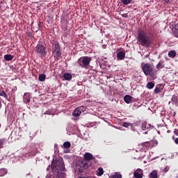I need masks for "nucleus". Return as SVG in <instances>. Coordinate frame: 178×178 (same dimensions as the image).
Returning a JSON list of instances; mask_svg holds the SVG:
<instances>
[{
    "instance_id": "nucleus-1",
    "label": "nucleus",
    "mask_w": 178,
    "mask_h": 178,
    "mask_svg": "<svg viewBox=\"0 0 178 178\" xmlns=\"http://www.w3.org/2000/svg\"><path fill=\"white\" fill-rule=\"evenodd\" d=\"M51 169L53 172V175L56 178H64L65 172V163L63 159L53 160L51 163Z\"/></svg>"
},
{
    "instance_id": "nucleus-2",
    "label": "nucleus",
    "mask_w": 178,
    "mask_h": 178,
    "mask_svg": "<svg viewBox=\"0 0 178 178\" xmlns=\"http://www.w3.org/2000/svg\"><path fill=\"white\" fill-rule=\"evenodd\" d=\"M138 41L142 47L149 48L151 46V36L148 35V33L142 29H138Z\"/></svg>"
},
{
    "instance_id": "nucleus-3",
    "label": "nucleus",
    "mask_w": 178,
    "mask_h": 178,
    "mask_svg": "<svg viewBox=\"0 0 178 178\" xmlns=\"http://www.w3.org/2000/svg\"><path fill=\"white\" fill-rule=\"evenodd\" d=\"M142 70L145 76H150L152 79H155L156 77V70H154V65L149 63H142Z\"/></svg>"
},
{
    "instance_id": "nucleus-4",
    "label": "nucleus",
    "mask_w": 178,
    "mask_h": 178,
    "mask_svg": "<svg viewBox=\"0 0 178 178\" xmlns=\"http://www.w3.org/2000/svg\"><path fill=\"white\" fill-rule=\"evenodd\" d=\"M91 60H92V58L90 56H82L77 60V64L82 69H88Z\"/></svg>"
},
{
    "instance_id": "nucleus-5",
    "label": "nucleus",
    "mask_w": 178,
    "mask_h": 178,
    "mask_svg": "<svg viewBox=\"0 0 178 178\" xmlns=\"http://www.w3.org/2000/svg\"><path fill=\"white\" fill-rule=\"evenodd\" d=\"M52 54L54 55V58H56V59H59V58L62 56V51H60V45H59V42H53Z\"/></svg>"
},
{
    "instance_id": "nucleus-6",
    "label": "nucleus",
    "mask_w": 178,
    "mask_h": 178,
    "mask_svg": "<svg viewBox=\"0 0 178 178\" xmlns=\"http://www.w3.org/2000/svg\"><path fill=\"white\" fill-rule=\"evenodd\" d=\"M35 52L38 55H40L41 58L47 56V51H45V47L41 44H38L35 47Z\"/></svg>"
},
{
    "instance_id": "nucleus-7",
    "label": "nucleus",
    "mask_w": 178,
    "mask_h": 178,
    "mask_svg": "<svg viewBox=\"0 0 178 178\" xmlns=\"http://www.w3.org/2000/svg\"><path fill=\"white\" fill-rule=\"evenodd\" d=\"M90 166H91V162H90V161H83L81 163V166L79 168V172L80 173H83L84 170H87V169H88V168H90Z\"/></svg>"
},
{
    "instance_id": "nucleus-8",
    "label": "nucleus",
    "mask_w": 178,
    "mask_h": 178,
    "mask_svg": "<svg viewBox=\"0 0 178 178\" xmlns=\"http://www.w3.org/2000/svg\"><path fill=\"white\" fill-rule=\"evenodd\" d=\"M126 58V53L124 51H118L117 53V59L118 60H123Z\"/></svg>"
},
{
    "instance_id": "nucleus-9",
    "label": "nucleus",
    "mask_w": 178,
    "mask_h": 178,
    "mask_svg": "<svg viewBox=\"0 0 178 178\" xmlns=\"http://www.w3.org/2000/svg\"><path fill=\"white\" fill-rule=\"evenodd\" d=\"M134 177L135 178H143V170L138 169L134 173Z\"/></svg>"
},
{
    "instance_id": "nucleus-10",
    "label": "nucleus",
    "mask_w": 178,
    "mask_h": 178,
    "mask_svg": "<svg viewBox=\"0 0 178 178\" xmlns=\"http://www.w3.org/2000/svg\"><path fill=\"white\" fill-rule=\"evenodd\" d=\"M151 129H152V127L151 126V124L147 123V122H143L142 123V130H151Z\"/></svg>"
},
{
    "instance_id": "nucleus-11",
    "label": "nucleus",
    "mask_w": 178,
    "mask_h": 178,
    "mask_svg": "<svg viewBox=\"0 0 178 178\" xmlns=\"http://www.w3.org/2000/svg\"><path fill=\"white\" fill-rule=\"evenodd\" d=\"M84 159L88 161V162H90V161H92V159H94V156L92 154L86 152L84 154Z\"/></svg>"
},
{
    "instance_id": "nucleus-12",
    "label": "nucleus",
    "mask_w": 178,
    "mask_h": 178,
    "mask_svg": "<svg viewBox=\"0 0 178 178\" xmlns=\"http://www.w3.org/2000/svg\"><path fill=\"white\" fill-rule=\"evenodd\" d=\"M152 142L149 141V142H145L141 143V146L142 147H145V148H147L148 149V148H152Z\"/></svg>"
},
{
    "instance_id": "nucleus-13",
    "label": "nucleus",
    "mask_w": 178,
    "mask_h": 178,
    "mask_svg": "<svg viewBox=\"0 0 178 178\" xmlns=\"http://www.w3.org/2000/svg\"><path fill=\"white\" fill-rule=\"evenodd\" d=\"M124 102L126 104H130L131 102V96L127 95L124 97Z\"/></svg>"
},
{
    "instance_id": "nucleus-14",
    "label": "nucleus",
    "mask_w": 178,
    "mask_h": 178,
    "mask_svg": "<svg viewBox=\"0 0 178 178\" xmlns=\"http://www.w3.org/2000/svg\"><path fill=\"white\" fill-rule=\"evenodd\" d=\"M0 97H3V98H6V99L9 101V97L8 96V94H6V92H5L4 90H0Z\"/></svg>"
},
{
    "instance_id": "nucleus-15",
    "label": "nucleus",
    "mask_w": 178,
    "mask_h": 178,
    "mask_svg": "<svg viewBox=\"0 0 178 178\" xmlns=\"http://www.w3.org/2000/svg\"><path fill=\"white\" fill-rule=\"evenodd\" d=\"M149 177H150V178H158V171H156V170H153V171L149 174Z\"/></svg>"
},
{
    "instance_id": "nucleus-16",
    "label": "nucleus",
    "mask_w": 178,
    "mask_h": 178,
    "mask_svg": "<svg viewBox=\"0 0 178 178\" xmlns=\"http://www.w3.org/2000/svg\"><path fill=\"white\" fill-rule=\"evenodd\" d=\"M4 59L5 60L10 61L13 59V56H12V54H6L4 56Z\"/></svg>"
},
{
    "instance_id": "nucleus-17",
    "label": "nucleus",
    "mask_w": 178,
    "mask_h": 178,
    "mask_svg": "<svg viewBox=\"0 0 178 178\" xmlns=\"http://www.w3.org/2000/svg\"><path fill=\"white\" fill-rule=\"evenodd\" d=\"M163 67H165V66L163 65V62H162L161 60L159 62V63L156 65V69L158 70H161V69H163Z\"/></svg>"
},
{
    "instance_id": "nucleus-18",
    "label": "nucleus",
    "mask_w": 178,
    "mask_h": 178,
    "mask_svg": "<svg viewBox=\"0 0 178 178\" xmlns=\"http://www.w3.org/2000/svg\"><path fill=\"white\" fill-rule=\"evenodd\" d=\"M63 77L65 79V80H72V74H70V73H65L63 74Z\"/></svg>"
},
{
    "instance_id": "nucleus-19",
    "label": "nucleus",
    "mask_w": 178,
    "mask_h": 178,
    "mask_svg": "<svg viewBox=\"0 0 178 178\" xmlns=\"http://www.w3.org/2000/svg\"><path fill=\"white\" fill-rule=\"evenodd\" d=\"M73 116H80V115H81V113L80 112L79 110H78V108H75L74 111L72 113Z\"/></svg>"
},
{
    "instance_id": "nucleus-20",
    "label": "nucleus",
    "mask_w": 178,
    "mask_h": 178,
    "mask_svg": "<svg viewBox=\"0 0 178 178\" xmlns=\"http://www.w3.org/2000/svg\"><path fill=\"white\" fill-rule=\"evenodd\" d=\"M45 79H47V76L44 74H42L39 75V78H38L39 81H44Z\"/></svg>"
},
{
    "instance_id": "nucleus-21",
    "label": "nucleus",
    "mask_w": 178,
    "mask_h": 178,
    "mask_svg": "<svg viewBox=\"0 0 178 178\" xmlns=\"http://www.w3.org/2000/svg\"><path fill=\"white\" fill-rule=\"evenodd\" d=\"M8 173V170L5 168L0 169V177L5 176Z\"/></svg>"
},
{
    "instance_id": "nucleus-22",
    "label": "nucleus",
    "mask_w": 178,
    "mask_h": 178,
    "mask_svg": "<svg viewBox=\"0 0 178 178\" xmlns=\"http://www.w3.org/2000/svg\"><path fill=\"white\" fill-rule=\"evenodd\" d=\"M154 87H155V83H154L153 82L147 83V88H148L149 90H152V88H154Z\"/></svg>"
},
{
    "instance_id": "nucleus-23",
    "label": "nucleus",
    "mask_w": 178,
    "mask_h": 178,
    "mask_svg": "<svg viewBox=\"0 0 178 178\" xmlns=\"http://www.w3.org/2000/svg\"><path fill=\"white\" fill-rule=\"evenodd\" d=\"M24 102L25 104H29V102H30V97L27 95V94H24Z\"/></svg>"
},
{
    "instance_id": "nucleus-24",
    "label": "nucleus",
    "mask_w": 178,
    "mask_h": 178,
    "mask_svg": "<svg viewBox=\"0 0 178 178\" xmlns=\"http://www.w3.org/2000/svg\"><path fill=\"white\" fill-rule=\"evenodd\" d=\"M63 147H64V148L67 149L70 148V147H72V143H70V142H65L63 143Z\"/></svg>"
},
{
    "instance_id": "nucleus-25",
    "label": "nucleus",
    "mask_w": 178,
    "mask_h": 178,
    "mask_svg": "<svg viewBox=\"0 0 178 178\" xmlns=\"http://www.w3.org/2000/svg\"><path fill=\"white\" fill-rule=\"evenodd\" d=\"M169 58H175L176 56V51H170L168 53Z\"/></svg>"
},
{
    "instance_id": "nucleus-26",
    "label": "nucleus",
    "mask_w": 178,
    "mask_h": 178,
    "mask_svg": "<svg viewBox=\"0 0 178 178\" xmlns=\"http://www.w3.org/2000/svg\"><path fill=\"white\" fill-rule=\"evenodd\" d=\"M171 99H172V102H174V104H177V102H178L177 95H174Z\"/></svg>"
},
{
    "instance_id": "nucleus-27",
    "label": "nucleus",
    "mask_w": 178,
    "mask_h": 178,
    "mask_svg": "<svg viewBox=\"0 0 178 178\" xmlns=\"http://www.w3.org/2000/svg\"><path fill=\"white\" fill-rule=\"evenodd\" d=\"M79 112L81 113L82 112H86V106H82L77 108Z\"/></svg>"
},
{
    "instance_id": "nucleus-28",
    "label": "nucleus",
    "mask_w": 178,
    "mask_h": 178,
    "mask_svg": "<svg viewBox=\"0 0 178 178\" xmlns=\"http://www.w3.org/2000/svg\"><path fill=\"white\" fill-rule=\"evenodd\" d=\"M104 175V169L102 168H99L98 169V176H102Z\"/></svg>"
},
{
    "instance_id": "nucleus-29",
    "label": "nucleus",
    "mask_w": 178,
    "mask_h": 178,
    "mask_svg": "<svg viewBox=\"0 0 178 178\" xmlns=\"http://www.w3.org/2000/svg\"><path fill=\"white\" fill-rule=\"evenodd\" d=\"M131 1L133 0H122L123 5H129V3H131Z\"/></svg>"
},
{
    "instance_id": "nucleus-30",
    "label": "nucleus",
    "mask_w": 178,
    "mask_h": 178,
    "mask_svg": "<svg viewBox=\"0 0 178 178\" xmlns=\"http://www.w3.org/2000/svg\"><path fill=\"white\" fill-rule=\"evenodd\" d=\"M161 92V88L156 87L154 89V94H158Z\"/></svg>"
},
{
    "instance_id": "nucleus-31",
    "label": "nucleus",
    "mask_w": 178,
    "mask_h": 178,
    "mask_svg": "<svg viewBox=\"0 0 178 178\" xmlns=\"http://www.w3.org/2000/svg\"><path fill=\"white\" fill-rule=\"evenodd\" d=\"M3 143H5V139H0V148H3Z\"/></svg>"
},
{
    "instance_id": "nucleus-32",
    "label": "nucleus",
    "mask_w": 178,
    "mask_h": 178,
    "mask_svg": "<svg viewBox=\"0 0 178 178\" xmlns=\"http://www.w3.org/2000/svg\"><path fill=\"white\" fill-rule=\"evenodd\" d=\"M122 126H123V127H129V126H130V123L123 122Z\"/></svg>"
},
{
    "instance_id": "nucleus-33",
    "label": "nucleus",
    "mask_w": 178,
    "mask_h": 178,
    "mask_svg": "<svg viewBox=\"0 0 178 178\" xmlns=\"http://www.w3.org/2000/svg\"><path fill=\"white\" fill-rule=\"evenodd\" d=\"M113 178H122V175L117 174L113 176Z\"/></svg>"
},
{
    "instance_id": "nucleus-34",
    "label": "nucleus",
    "mask_w": 178,
    "mask_h": 178,
    "mask_svg": "<svg viewBox=\"0 0 178 178\" xmlns=\"http://www.w3.org/2000/svg\"><path fill=\"white\" fill-rule=\"evenodd\" d=\"M169 166H165V168L163 169L164 173H167V172H169Z\"/></svg>"
},
{
    "instance_id": "nucleus-35",
    "label": "nucleus",
    "mask_w": 178,
    "mask_h": 178,
    "mask_svg": "<svg viewBox=\"0 0 178 178\" xmlns=\"http://www.w3.org/2000/svg\"><path fill=\"white\" fill-rule=\"evenodd\" d=\"M172 140H174V142L175 143V144H177V145H178V138L175 139V136H173Z\"/></svg>"
},
{
    "instance_id": "nucleus-36",
    "label": "nucleus",
    "mask_w": 178,
    "mask_h": 178,
    "mask_svg": "<svg viewBox=\"0 0 178 178\" xmlns=\"http://www.w3.org/2000/svg\"><path fill=\"white\" fill-rule=\"evenodd\" d=\"M174 134H175V136H178V129H175L174 131Z\"/></svg>"
},
{
    "instance_id": "nucleus-37",
    "label": "nucleus",
    "mask_w": 178,
    "mask_h": 178,
    "mask_svg": "<svg viewBox=\"0 0 178 178\" xmlns=\"http://www.w3.org/2000/svg\"><path fill=\"white\" fill-rule=\"evenodd\" d=\"M165 3H169L170 2V0H163Z\"/></svg>"
},
{
    "instance_id": "nucleus-38",
    "label": "nucleus",
    "mask_w": 178,
    "mask_h": 178,
    "mask_svg": "<svg viewBox=\"0 0 178 178\" xmlns=\"http://www.w3.org/2000/svg\"><path fill=\"white\" fill-rule=\"evenodd\" d=\"M49 169H51V165H49V166L47 168V172L49 170Z\"/></svg>"
}]
</instances>
